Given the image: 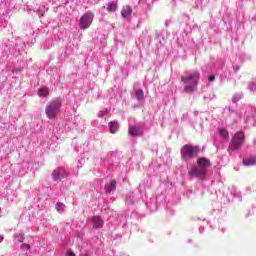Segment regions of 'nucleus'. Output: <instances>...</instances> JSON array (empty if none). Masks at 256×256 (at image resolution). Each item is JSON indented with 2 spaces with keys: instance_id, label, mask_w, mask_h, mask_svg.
I'll return each instance as SVG.
<instances>
[{
  "instance_id": "1",
  "label": "nucleus",
  "mask_w": 256,
  "mask_h": 256,
  "mask_svg": "<svg viewBox=\"0 0 256 256\" xmlns=\"http://www.w3.org/2000/svg\"><path fill=\"white\" fill-rule=\"evenodd\" d=\"M200 77L201 74L197 71L181 77V81L184 83L185 93H195V91H197V85H199Z\"/></svg>"
},
{
  "instance_id": "2",
  "label": "nucleus",
  "mask_w": 256,
  "mask_h": 256,
  "mask_svg": "<svg viewBox=\"0 0 256 256\" xmlns=\"http://www.w3.org/2000/svg\"><path fill=\"white\" fill-rule=\"evenodd\" d=\"M244 143H245V133L243 131H238L234 134L230 142V145L228 147V151L230 153H233V151H237L238 149H241Z\"/></svg>"
},
{
  "instance_id": "3",
  "label": "nucleus",
  "mask_w": 256,
  "mask_h": 256,
  "mask_svg": "<svg viewBox=\"0 0 256 256\" xmlns=\"http://www.w3.org/2000/svg\"><path fill=\"white\" fill-rule=\"evenodd\" d=\"M60 109H61V101L59 100L51 101L45 109L46 117H48L50 120L57 119V115H59Z\"/></svg>"
},
{
  "instance_id": "4",
  "label": "nucleus",
  "mask_w": 256,
  "mask_h": 256,
  "mask_svg": "<svg viewBox=\"0 0 256 256\" xmlns=\"http://www.w3.org/2000/svg\"><path fill=\"white\" fill-rule=\"evenodd\" d=\"M199 154L198 146L184 145L181 149V157L184 161H189V159H193V157H197Z\"/></svg>"
},
{
  "instance_id": "5",
  "label": "nucleus",
  "mask_w": 256,
  "mask_h": 256,
  "mask_svg": "<svg viewBox=\"0 0 256 256\" xmlns=\"http://www.w3.org/2000/svg\"><path fill=\"white\" fill-rule=\"evenodd\" d=\"M93 19H95V15H93L92 12H86L84 15H82L79 21L80 29H89L93 23Z\"/></svg>"
},
{
  "instance_id": "6",
  "label": "nucleus",
  "mask_w": 256,
  "mask_h": 256,
  "mask_svg": "<svg viewBox=\"0 0 256 256\" xmlns=\"http://www.w3.org/2000/svg\"><path fill=\"white\" fill-rule=\"evenodd\" d=\"M189 177H198L203 179L207 175V169L200 168V166H193L190 171H188Z\"/></svg>"
},
{
  "instance_id": "7",
  "label": "nucleus",
  "mask_w": 256,
  "mask_h": 256,
  "mask_svg": "<svg viewBox=\"0 0 256 256\" xmlns=\"http://www.w3.org/2000/svg\"><path fill=\"white\" fill-rule=\"evenodd\" d=\"M52 177L54 181H61L63 177H67V172L65 171V168H57L53 171Z\"/></svg>"
},
{
  "instance_id": "8",
  "label": "nucleus",
  "mask_w": 256,
  "mask_h": 256,
  "mask_svg": "<svg viewBox=\"0 0 256 256\" xmlns=\"http://www.w3.org/2000/svg\"><path fill=\"white\" fill-rule=\"evenodd\" d=\"M128 133L131 137H137L143 135V128L140 125H133L129 127Z\"/></svg>"
},
{
  "instance_id": "9",
  "label": "nucleus",
  "mask_w": 256,
  "mask_h": 256,
  "mask_svg": "<svg viewBox=\"0 0 256 256\" xmlns=\"http://www.w3.org/2000/svg\"><path fill=\"white\" fill-rule=\"evenodd\" d=\"M92 224H93V229H101L103 227L104 222L101 216H94L92 217Z\"/></svg>"
},
{
  "instance_id": "10",
  "label": "nucleus",
  "mask_w": 256,
  "mask_h": 256,
  "mask_svg": "<svg viewBox=\"0 0 256 256\" xmlns=\"http://www.w3.org/2000/svg\"><path fill=\"white\" fill-rule=\"evenodd\" d=\"M197 165L201 169H207V167H211V161H209L207 158H198Z\"/></svg>"
},
{
  "instance_id": "11",
  "label": "nucleus",
  "mask_w": 256,
  "mask_h": 256,
  "mask_svg": "<svg viewBox=\"0 0 256 256\" xmlns=\"http://www.w3.org/2000/svg\"><path fill=\"white\" fill-rule=\"evenodd\" d=\"M133 14V8H131V6L127 5V6H123L122 10H121V15L123 17V19H129V16Z\"/></svg>"
},
{
  "instance_id": "12",
  "label": "nucleus",
  "mask_w": 256,
  "mask_h": 256,
  "mask_svg": "<svg viewBox=\"0 0 256 256\" xmlns=\"http://www.w3.org/2000/svg\"><path fill=\"white\" fill-rule=\"evenodd\" d=\"M109 130L110 133L115 134L117 131H119V122L114 121L109 123Z\"/></svg>"
},
{
  "instance_id": "13",
  "label": "nucleus",
  "mask_w": 256,
  "mask_h": 256,
  "mask_svg": "<svg viewBox=\"0 0 256 256\" xmlns=\"http://www.w3.org/2000/svg\"><path fill=\"white\" fill-rule=\"evenodd\" d=\"M243 165L249 167L251 165H256V157H249L243 159Z\"/></svg>"
},
{
  "instance_id": "14",
  "label": "nucleus",
  "mask_w": 256,
  "mask_h": 256,
  "mask_svg": "<svg viewBox=\"0 0 256 256\" xmlns=\"http://www.w3.org/2000/svg\"><path fill=\"white\" fill-rule=\"evenodd\" d=\"M106 192L111 193V191H115L117 189V182L115 180H111L110 184L105 186Z\"/></svg>"
},
{
  "instance_id": "15",
  "label": "nucleus",
  "mask_w": 256,
  "mask_h": 256,
  "mask_svg": "<svg viewBox=\"0 0 256 256\" xmlns=\"http://www.w3.org/2000/svg\"><path fill=\"white\" fill-rule=\"evenodd\" d=\"M39 97H47L49 95V88L43 87L38 90Z\"/></svg>"
},
{
  "instance_id": "16",
  "label": "nucleus",
  "mask_w": 256,
  "mask_h": 256,
  "mask_svg": "<svg viewBox=\"0 0 256 256\" xmlns=\"http://www.w3.org/2000/svg\"><path fill=\"white\" fill-rule=\"evenodd\" d=\"M106 9H107L108 13H113V11H117V3H115V2L108 3V6Z\"/></svg>"
},
{
  "instance_id": "17",
  "label": "nucleus",
  "mask_w": 256,
  "mask_h": 256,
  "mask_svg": "<svg viewBox=\"0 0 256 256\" xmlns=\"http://www.w3.org/2000/svg\"><path fill=\"white\" fill-rule=\"evenodd\" d=\"M219 135L223 137V139H229V132L225 128H219Z\"/></svg>"
},
{
  "instance_id": "18",
  "label": "nucleus",
  "mask_w": 256,
  "mask_h": 256,
  "mask_svg": "<svg viewBox=\"0 0 256 256\" xmlns=\"http://www.w3.org/2000/svg\"><path fill=\"white\" fill-rule=\"evenodd\" d=\"M136 97L139 101L143 100V98L145 97V93L143 92V90H137Z\"/></svg>"
},
{
  "instance_id": "19",
  "label": "nucleus",
  "mask_w": 256,
  "mask_h": 256,
  "mask_svg": "<svg viewBox=\"0 0 256 256\" xmlns=\"http://www.w3.org/2000/svg\"><path fill=\"white\" fill-rule=\"evenodd\" d=\"M56 209L59 211V213H62V211H65V205L63 203H57Z\"/></svg>"
},
{
  "instance_id": "20",
  "label": "nucleus",
  "mask_w": 256,
  "mask_h": 256,
  "mask_svg": "<svg viewBox=\"0 0 256 256\" xmlns=\"http://www.w3.org/2000/svg\"><path fill=\"white\" fill-rule=\"evenodd\" d=\"M104 115H109L108 109H104V110L100 111L98 114V117H103Z\"/></svg>"
},
{
  "instance_id": "21",
  "label": "nucleus",
  "mask_w": 256,
  "mask_h": 256,
  "mask_svg": "<svg viewBox=\"0 0 256 256\" xmlns=\"http://www.w3.org/2000/svg\"><path fill=\"white\" fill-rule=\"evenodd\" d=\"M66 256H76V255H75V253H73V251L68 250V251L66 252Z\"/></svg>"
},
{
  "instance_id": "22",
  "label": "nucleus",
  "mask_w": 256,
  "mask_h": 256,
  "mask_svg": "<svg viewBox=\"0 0 256 256\" xmlns=\"http://www.w3.org/2000/svg\"><path fill=\"white\" fill-rule=\"evenodd\" d=\"M209 81H215V77L213 75L209 76Z\"/></svg>"
},
{
  "instance_id": "23",
  "label": "nucleus",
  "mask_w": 256,
  "mask_h": 256,
  "mask_svg": "<svg viewBox=\"0 0 256 256\" xmlns=\"http://www.w3.org/2000/svg\"><path fill=\"white\" fill-rule=\"evenodd\" d=\"M1 241H3V236H0V243H1Z\"/></svg>"
}]
</instances>
